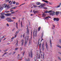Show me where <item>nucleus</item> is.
<instances>
[{
    "mask_svg": "<svg viewBox=\"0 0 61 61\" xmlns=\"http://www.w3.org/2000/svg\"><path fill=\"white\" fill-rule=\"evenodd\" d=\"M8 49H6L5 50V52H6V51H8Z\"/></svg>",
    "mask_w": 61,
    "mask_h": 61,
    "instance_id": "nucleus-54",
    "label": "nucleus"
},
{
    "mask_svg": "<svg viewBox=\"0 0 61 61\" xmlns=\"http://www.w3.org/2000/svg\"><path fill=\"white\" fill-rule=\"evenodd\" d=\"M60 7V5H59L57 6V8H58V7Z\"/></svg>",
    "mask_w": 61,
    "mask_h": 61,
    "instance_id": "nucleus-40",
    "label": "nucleus"
},
{
    "mask_svg": "<svg viewBox=\"0 0 61 61\" xmlns=\"http://www.w3.org/2000/svg\"><path fill=\"white\" fill-rule=\"evenodd\" d=\"M52 11H53L52 10H50L49 12H48V13H51V12H52Z\"/></svg>",
    "mask_w": 61,
    "mask_h": 61,
    "instance_id": "nucleus-30",
    "label": "nucleus"
},
{
    "mask_svg": "<svg viewBox=\"0 0 61 61\" xmlns=\"http://www.w3.org/2000/svg\"><path fill=\"white\" fill-rule=\"evenodd\" d=\"M40 29H41V27H39L38 29V31H39V30H40Z\"/></svg>",
    "mask_w": 61,
    "mask_h": 61,
    "instance_id": "nucleus-28",
    "label": "nucleus"
},
{
    "mask_svg": "<svg viewBox=\"0 0 61 61\" xmlns=\"http://www.w3.org/2000/svg\"><path fill=\"white\" fill-rule=\"evenodd\" d=\"M33 38L34 39H35V37H36L37 36V31H35V30H33Z\"/></svg>",
    "mask_w": 61,
    "mask_h": 61,
    "instance_id": "nucleus-1",
    "label": "nucleus"
},
{
    "mask_svg": "<svg viewBox=\"0 0 61 61\" xmlns=\"http://www.w3.org/2000/svg\"><path fill=\"white\" fill-rule=\"evenodd\" d=\"M50 43L51 47H52V41H51V39H50Z\"/></svg>",
    "mask_w": 61,
    "mask_h": 61,
    "instance_id": "nucleus-8",
    "label": "nucleus"
},
{
    "mask_svg": "<svg viewBox=\"0 0 61 61\" xmlns=\"http://www.w3.org/2000/svg\"><path fill=\"white\" fill-rule=\"evenodd\" d=\"M25 60L26 61H30V59L29 58L26 59Z\"/></svg>",
    "mask_w": 61,
    "mask_h": 61,
    "instance_id": "nucleus-18",
    "label": "nucleus"
},
{
    "mask_svg": "<svg viewBox=\"0 0 61 61\" xmlns=\"http://www.w3.org/2000/svg\"><path fill=\"white\" fill-rule=\"evenodd\" d=\"M27 41H25V43L24 44V46H25L26 45V44H27Z\"/></svg>",
    "mask_w": 61,
    "mask_h": 61,
    "instance_id": "nucleus-20",
    "label": "nucleus"
},
{
    "mask_svg": "<svg viewBox=\"0 0 61 61\" xmlns=\"http://www.w3.org/2000/svg\"><path fill=\"white\" fill-rule=\"evenodd\" d=\"M40 55H38V54H37V56H36V58L37 59H38V58L39 59L40 58Z\"/></svg>",
    "mask_w": 61,
    "mask_h": 61,
    "instance_id": "nucleus-11",
    "label": "nucleus"
},
{
    "mask_svg": "<svg viewBox=\"0 0 61 61\" xmlns=\"http://www.w3.org/2000/svg\"><path fill=\"white\" fill-rule=\"evenodd\" d=\"M43 8L44 9H47V8H46V7H44Z\"/></svg>",
    "mask_w": 61,
    "mask_h": 61,
    "instance_id": "nucleus-63",
    "label": "nucleus"
},
{
    "mask_svg": "<svg viewBox=\"0 0 61 61\" xmlns=\"http://www.w3.org/2000/svg\"><path fill=\"white\" fill-rule=\"evenodd\" d=\"M25 52L24 51L23 52V56H24V55H25Z\"/></svg>",
    "mask_w": 61,
    "mask_h": 61,
    "instance_id": "nucleus-31",
    "label": "nucleus"
},
{
    "mask_svg": "<svg viewBox=\"0 0 61 61\" xmlns=\"http://www.w3.org/2000/svg\"><path fill=\"white\" fill-rule=\"evenodd\" d=\"M23 37V35H21L20 37Z\"/></svg>",
    "mask_w": 61,
    "mask_h": 61,
    "instance_id": "nucleus-62",
    "label": "nucleus"
},
{
    "mask_svg": "<svg viewBox=\"0 0 61 61\" xmlns=\"http://www.w3.org/2000/svg\"><path fill=\"white\" fill-rule=\"evenodd\" d=\"M18 41L17 40V41L16 43V46H17L18 45Z\"/></svg>",
    "mask_w": 61,
    "mask_h": 61,
    "instance_id": "nucleus-23",
    "label": "nucleus"
},
{
    "mask_svg": "<svg viewBox=\"0 0 61 61\" xmlns=\"http://www.w3.org/2000/svg\"><path fill=\"white\" fill-rule=\"evenodd\" d=\"M30 56V53H29V56Z\"/></svg>",
    "mask_w": 61,
    "mask_h": 61,
    "instance_id": "nucleus-55",
    "label": "nucleus"
},
{
    "mask_svg": "<svg viewBox=\"0 0 61 61\" xmlns=\"http://www.w3.org/2000/svg\"><path fill=\"white\" fill-rule=\"evenodd\" d=\"M15 28H14L13 29H12V31H14V30H15Z\"/></svg>",
    "mask_w": 61,
    "mask_h": 61,
    "instance_id": "nucleus-51",
    "label": "nucleus"
},
{
    "mask_svg": "<svg viewBox=\"0 0 61 61\" xmlns=\"http://www.w3.org/2000/svg\"><path fill=\"white\" fill-rule=\"evenodd\" d=\"M15 12H11V14H15Z\"/></svg>",
    "mask_w": 61,
    "mask_h": 61,
    "instance_id": "nucleus-47",
    "label": "nucleus"
},
{
    "mask_svg": "<svg viewBox=\"0 0 61 61\" xmlns=\"http://www.w3.org/2000/svg\"><path fill=\"white\" fill-rule=\"evenodd\" d=\"M5 36H3V37H2L1 39H3V38H5Z\"/></svg>",
    "mask_w": 61,
    "mask_h": 61,
    "instance_id": "nucleus-25",
    "label": "nucleus"
},
{
    "mask_svg": "<svg viewBox=\"0 0 61 61\" xmlns=\"http://www.w3.org/2000/svg\"><path fill=\"white\" fill-rule=\"evenodd\" d=\"M34 59L35 60V61H36V57H35Z\"/></svg>",
    "mask_w": 61,
    "mask_h": 61,
    "instance_id": "nucleus-42",
    "label": "nucleus"
},
{
    "mask_svg": "<svg viewBox=\"0 0 61 61\" xmlns=\"http://www.w3.org/2000/svg\"><path fill=\"white\" fill-rule=\"evenodd\" d=\"M46 49H48V45H47V43L46 42Z\"/></svg>",
    "mask_w": 61,
    "mask_h": 61,
    "instance_id": "nucleus-14",
    "label": "nucleus"
},
{
    "mask_svg": "<svg viewBox=\"0 0 61 61\" xmlns=\"http://www.w3.org/2000/svg\"><path fill=\"white\" fill-rule=\"evenodd\" d=\"M19 5V3L18 2H16V5Z\"/></svg>",
    "mask_w": 61,
    "mask_h": 61,
    "instance_id": "nucleus-45",
    "label": "nucleus"
},
{
    "mask_svg": "<svg viewBox=\"0 0 61 61\" xmlns=\"http://www.w3.org/2000/svg\"><path fill=\"white\" fill-rule=\"evenodd\" d=\"M9 5H6L5 6V8H6V7H7V8H8V7H9Z\"/></svg>",
    "mask_w": 61,
    "mask_h": 61,
    "instance_id": "nucleus-22",
    "label": "nucleus"
},
{
    "mask_svg": "<svg viewBox=\"0 0 61 61\" xmlns=\"http://www.w3.org/2000/svg\"><path fill=\"white\" fill-rule=\"evenodd\" d=\"M7 21L8 22H13L14 20H11V18H7L6 19Z\"/></svg>",
    "mask_w": 61,
    "mask_h": 61,
    "instance_id": "nucleus-3",
    "label": "nucleus"
},
{
    "mask_svg": "<svg viewBox=\"0 0 61 61\" xmlns=\"http://www.w3.org/2000/svg\"><path fill=\"white\" fill-rule=\"evenodd\" d=\"M16 52H13V55H15V53Z\"/></svg>",
    "mask_w": 61,
    "mask_h": 61,
    "instance_id": "nucleus-53",
    "label": "nucleus"
},
{
    "mask_svg": "<svg viewBox=\"0 0 61 61\" xmlns=\"http://www.w3.org/2000/svg\"><path fill=\"white\" fill-rule=\"evenodd\" d=\"M1 15H5L6 16H10V15H12V14H11V13H9V14L8 13H7L5 14V13H0Z\"/></svg>",
    "mask_w": 61,
    "mask_h": 61,
    "instance_id": "nucleus-2",
    "label": "nucleus"
},
{
    "mask_svg": "<svg viewBox=\"0 0 61 61\" xmlns=\"http://www.w3.org/2000/svg\"><path fill=\"white\" fill-rule=\"evenodd\" d=\"M44 56H45V55L44 54H43V59H44V58H45V57H44Z\"/></svg>",
    "mask_w": 61,
    "mask_h": 61,
    "instance_id": "nucleus-26",
    "label": "nucleus"
},
{
    "mask_svg": "<svg viewBox=\"0 0 61 61\" xmlns=\"http://www.w3.org/2000/svg\"><path fill=\"white\" fill-rule=\"evenodd\" d=\"M21 27H23V25H22V22H21Z\"/></svg>",
    "mask_w": 61,
    "mask_h": 61,
    "instance_id": "nucleus-44",
    "label": "nucleus"
},
{
    "mask_svg": "<svg viewBox=\"0 0 61 61\" xmlns=\"http://www.w3.org/2000/svg\"><path fill=\"white\" fill-rule=\"evenodd\" d=\"M31 58L33 57V53L32 51H31Z\"/></svg>",
    "mask_w": 61,
    "mask_h": 61,
    "instance_id": "nucleus-16",
    "label": "nucleus"
},
{
    "mask_svg": "<svg viewBox=\"0 0 61 61\" xmlns=\"http://www.w3.org/2000/svg\"><path fill=\"white\" fill-rule=\"evenodd\" d=\"M14 38V37H13L11 38V40H12V39H13Z\"/></svg>",
    "mask_w": 61,
    "mask_h": 61,
    "instance_id": "nucleus-60",
    "label": "nucleus"
},
{
    "mask_svg": "<svg viewBox=\"0 0 61 61\" xmlns=\"http://www.w3.org/2000/svg\"><path fill=\"white\" fill-rule=\"evenodd\" d=\"M59 13V11H56L55 12L56 15H58Z\"/></svg>",
    "mask_w": 61,
    "mask_h": 61,
    "instance_id": "nucleus-13",
    "label": "nucleus"
},
{
    "mask_svg": "<svg viewBox=\"0 0 61 61\" xmlns=\"http://www.w3.org/2000/svg\"><path fill=\"white\" fill-rule=\"evenodd\" d=\"M60 19L58 18H54L53 20H54V21H59V20Z\"/></svg>",
    "mask_w": 61,
    "mask_h": 61,
    "instance_id": "nucleus-6",
    "label": "nucleus"
},
{
    "mask_svg": "<svg viewBox=\"0 0 61 61\" xmlns=\"http://www.w3.org/2000/svg\"><path fill=\"white\" fill-rule=\"evenodd\" d=\"M45 5H46L45 3H42L41 5L38 6V7H40V8H43V7H44V6Z\"/></svg>",
    "mask_w": 61,
    "mask_h": 61,
    "instance_id": "nucleus-4",
    "label": "nucleus"
},
{
    "mask_svg": "<svg viewBox=\"0 0 61 61\" xmlns=\"http://www.w3.org/2000/svg\"><path fill=\"white\" fill-rule=\"evenodd\" d=\"M18 33V32L17 31L16 32V33H15V34H16Z\"/></svg>",
    "mask_w": 61,
    "mask_h": 61,
    "instance_id": "nucleus-64",
    "label": "nucleus"
},
{
    "mask_svg": "<svg viewBox=\"0 0 61 61\" xmlns=\"http://www.w3.org/2000/svg\"><path fill=\"white\" fill-rule=\"evenodd\" d=\"M33 12L34 14H36V13H37V11H36L35 10H33Z\"/></svg>",
    "mask_w": 61,
    "mask_h": 61,
    "instance_id": "nucleus-17",
    "label": "nucleus"
},
{
    "mask_svg": "<svg viewBox=\"0 0 61 61\" xmlns=\"http://www.w3.org/2000/svg\"><path fill=\"white\" fill-rule=\"evenodd\" d=\"M57 46L59 47V48H61V46H60L57 45Z\"/></svg>",
    "mask_w": 61,
    "mask_h": 61,
    "instance_id": "nucleus-34",
    "label": "nucleus"
},
{
    "mask_svg": "<svg viewBox=\"0 0 61 61\" xmlns=\"http://www.w3.org/2000/svg\"><path fill=\"white\" fill-rule=\"evenodd\" d=\"M22 58H23V57H21V58H20V56H18V59L19 60H21L22 59Z\"/></svg>",
    "mask_w": 61,
    "mask_h": 61,
    "instance_id": "nucleus-15",
    "label": "nucleus"
},
{
    "mask_svg": "<svg viewBox=\"0 0 61 61\" xmlns=\"http://www.w3.org/2000/svg\"><path fill=\"white\" fill-rule=\"evenodd\" d=\"M46 14H45L44 13H43L42 14V16H46Z\"/></svg>",
    "mask_w": 61,
    "mask_h": 61,
    "instance_id": "nucleus-29",
    "label": "nucleus"
},
{
    "mask_svg": "<svg viewBox=\"0 0 61 61\" xmlns=\"http://www.w3.org/2000/svg\"><path fill=\"white\" fill-rule=\"evenodd\" d=\"M33 6L34 7V8H36V7H38V6H37L36 5H33Z\"/></svg>",
    "mask_w": 61,
    "mask_h": 61,
    "instance_id": "nucleus-24",
    "label": "nucleus"
},
{
    "mask_svg": "<svg viewBox=\"0 0 61 61\" xmlns=\"http://www.w3.org/2000/svg\"><path fill=\"white\" fill-rule=\"evenodd\" d=\"M42 49L43 50H44V47H42Z\"/></svg>",
    "mask_w": 61,
    "mask_h": 61,
    "instance_id": "nucleus-49",
    "label": "nucleus"
},
{
    "mask_svg": "<svg viewBox=\"0 0 61 61\" xmlns=\"http://www.w3.org/2000/svg\"><path fill=\"white\" fill-rule=\"evenodd\" d=\"M58 53L59 54H60V55H61V53L60 52H59Z\"/></svg>",
    "mask_w": 61,
    "mask_h": 61,
    "instance_id": "nucleus-59",
    "label": "nucleus"
},
{
    "mask_svg": "<svg viewBox=\"0 0 61 61\" xmlns=\"http://www.w3.org/2000/svg\"><path fill=\"white\" fill-rule=\"evenodd\" d=\"M16 8V7H13L12 8V9H15Z\"/></svg>",
    "mask_w": 61,
    "mask_h": 61,
    "instance_id": "nucleus-35",
    "label": "nucleus"
},
{
    "mask_svg": "<svg viewBox=\"0 0 61 61\" xmlns=\"http://www.w3.org/2000/svg\"><path fill=\"white\" fill-rule=\"evenodd\" d=\"M7 25L8 26H9V25L8 24H7Z\"/></svg>",
    "mask_w": 61,
    "mask_h": 61,
    "instance_id": "nucleus-61",
    "label": "nucleus"
},
{
    "mask_svg": "<svg viewBox=\"0 0 61 61\" xmlns=\"http://www.w3.org/2000/svg\"><path fill=\"white\" fill-rule=\"evenodd\" d=\"M58 58L59 60H61V58H60V57H58Z\"/></svg>",
    "mask_w": 61,
    "mask_h": 61,
    "instance_id": "nucleus-37",
    "label": "nucleus"
},
{
    "mask_svg": "<svg viewBox=\"0 0 61 61\" xmlns=\"http://www.w3.org/2000/svg\"><path fill=\"white\" fill-rule=\"evenodd\" d=\"M52 26H53L54 27H55V26L54 25V24L52 25Z\"/></svg>",
    "mask_w": 61,
    "mask_h": 61,
    "instance_id": "nucleus-57",
    "label": "nucleus"
},
{
    "mask_svg": "<svg viewBox=\"0 0 61 61\" xmlns=\"http://www.w3.org/2000/svg\"><path fill=\"white\" fill-rule=\"evenodd\" d=\"M25 33H24L23 34V37H24H24H25Z\"/></svg>",
    "mask_w": 61,
    "mask_h": 61,
    "instance_id": "nucleus-46",
    "label": "nucleus"
},
{
    "mask_svg": "<svg viewBox=\"0 0 61 61\" xmlns=\"http://www.w3.org/2000/svg\"><path fill=\"white\" fill-rule=\"evenodd\" d=\"M44 43H43L42 44V47H44Z\"/></svg>",
    "mask_w": 61,
    "mask_h": 61,
    "instance_id": "nucleus-52",
    "label": "nucleus"
},
{
    "mask_svg": "<svg viewBox=\"0 0 61 61\" xmlns=\"http://www.w3.org/2000/svg\"><path fill=\"white\" fill-rule=\"evenodd\" d=\"M42 1L44 2L45 3H48V2L46 1L45 0H42Z\"/></svg>",
    "mask_w": 61,
    "mask_h": 61,
    "instance_id": "nucleus-19",
    "label": "nucleus"
},
{
    "mask_svg": "<svg viewBox=\"0 0 61 61\" xmlns=\"http://www.w3.org/2000/svg\"><path fill=\"white\" fill-rule=\"evenodd\" d=\"M10 45V43H8L7 44V45Z\"/></svg>",
    "mask_w": 61,
    "mask_h": 61,
    "instance_id": "nucleus-56",
    "label": "nucleus"
},
{
    "mask_svg": "<svg viewBox=\"0 0 61 61\" xmlns=\"http://www.w3.org/2000/svg\"><path fill=\"white\" fill-rule=\"evenodd\" d=\"M38 45H39L40 46V47H41V42H39L38 41Z\"/></svg>",
    "mask_w": 61,
    "mask_h": 61,
    "instance_id": "nucleus-9",
    "label": "nucleus"
},
{
    "mask_svg": "<svg viewBox=\"0 0 61 61\" xmlns=\"http://www.w3.org/2000/svg\"><path fill=\"white\" fill-rule=\"evenodd\" d=\"M26 29V34L27 35H29V30L28 29V27H27V28Z\"/></svg>",
    "mask_w": 61,
    "mask_h": 61,
    "instance_id": "nucleus-5",
    "label": "nucleus"
},
{
    "mask_svg": "<svg viewBox=\"0 0 61 61\" xmlns=\"http://www.w3.org/2000/svg\"><path fill=\"white\" fill-rule=\"evenodd\" d=\"M55 12L54 11H52V12L51 13H52L53 14H54V15H55Z\"/></svg>",
    "mask_w": 61,
    "mask_h": 61,
    "instance_id": "nucleus-38",
    "label": "nucleus"
},
{
    "mask_svg": "<svg viewBox=\"0 0 61 61\" xmlns=\"http://www.w3.org/2000/svg\"><path fill=\"white\" fill-rule=\"evenodd\" d=\"M36 4L37 5H41V3L40 2H37L36 3Z\"/></svg>",
    "mask_w": 61,
    "mask_h": 61,
    "instance_id": "nucleus-7",
    "label": "nucleus"
},
{
    "mask_svg": "<svg viewBox=\"0 0 61 61\" xmlns=\"http://www.w3.org/2000/svg\"><path fill=\"white\" fill-rule=\"evenodd\" d=\"M47 13H48V11H46L44 12V13H46V14Z\"/></svg>",
    "mask_w": 61,
    "mask_h": 61,
    "instance_id": "nucleus-27",
    "label": "nucleus"
},
{
    "mask_svg": "<svg viewBox=\"0 0 61 61\" xmlns=\"http://www.w3.org/2000/svg\"><path fill=\"white\" fill-rule=\"evenodd\" d=\"M10 1V0H5V1L6 2H9Z\"/></svg>",
    "mask_w": 61,
    "mask_h": 61,
    "instance_id": "nucleus-39",
    "label": "nucleus"
},
{
    "mask_svg": "<svg viewBox=\"0 0 61 61\" xmlns=\"http://www.w3.org/2000/svg\"><path fill=\"white\" fill-rule=\"evenodd\" d=\"M18 49V48H17V47H16V48H15V50H17V49Z\"/></svg>",
    "mask_w": 61,
    "mask_h": 61,
    "instance_id": "nucleus-33",
    "label": "nucleus"
},
{
    "mask_svg": "<svg viewBox=\"0 0 61 61\" xmlns=\"http://www.w3.org/2000/svg\"><path fill=\"white\" fill-rule=\"evenodd\" d=\"M48 18V17H46L45 18V19H48L49 18Z\"/></svg>",
    "mask_w": 61,
    "mask_h": 61,
    "instance_id": "nucleus-32",
    "label": "nucleus"
},
{
    "mask_svg": "<svg viewBox=\"0 0 61 61\" xmlns=\"http://www.w3.org/2000/svg\"><path fill=\"white\" fill-rule=\"evenodd\" d=\"M16 27L17 29H18V24L17 23V22L16 23Z\"/></svg>",
    "mask_w": 61,
    "mask_h": 61,
    "instance_id": "nucleus-21",
    "label": "nucleus"
},
{
    "mask_svg": "<svg viewBox=\"0 0 61 61\" xmlns=\"http://www.w3.org/2000/svg\"><path fill=\"white\" fill-rule=\"evenodd\" d=\"M11 1L10 0V1L9 2V4H10V3H11Z\"/></svg>",
    "mask_w": 61,
    "mask_h": 61,
    "instance_id": "nucleus-58",
    "label": "nucleus"
},
{
    "mask_svg": "<svg viewBox=\"0 0 61 61\" xmlns=\"http://www.w3.org/2000/svg\"><path fill=\"white\" fill-rule=\"evenodd\" d=\"M23 48V47H20V50L21 51L22 50V49Z\"/></svg>",
    "mask_w": 61,
    "mask_h": 61,
    "instance_id": "nucleus-43",
    "label": "nucleus"
},
{
    "mask_svg": "<svg viewBox=\"0 0 61 61\" xmlns=\"http://www.w3.org/2000/svg\"><path fill=\"white\" fill-rule=\"evenodd\" d=\"M24 41L23 40H22L21 41V46H24Z\"/></svg>",
    "mask_w": 61,
    "mask_h": 61,
    "instance_id": "nucleus-12",
    "label": "nucleus"
},
{
    "mask_svg": "<svg viewBox=\"0 0 61 61\" xmlns=\"http://www.w3.org/2000/svg\"><path fill=\"white\" fill-rule=\"evenodd\" d=\"M54 15V14H53L52 13H51V14L50 15Z\"/></svg>",
    "mask_w": 61,
    "mask_h": 61,
    "instance_id": "nucleus-36",
    "label": "nucleus"
},
{
    "mask_svg": "<svg viewBox=\"0 0 61 61\" xmlns=\"http://www.w3.org/2000/svg\"><path fill=\"white\" fill-rule=\"evenodd\" d=\"M12 19H16V18L15 17H12Z\"/></svg>",
    "mask_w": 61,
    "mask_h": 61,
    "instance_id": "nucleus-41",
    "label": "nucleus"
},
{
    "mask_svg": "<svg viewBox=\"0 0 61 61\" xmlns=\"http://www.w3.org/2000/svg\"><path fill=\"white\" fill-rule=\"evenodd\" d=\"M42 36H41V38H43V33H42Z\"/></svg>",
    "mask_w": 61,
    "mask_h": 61,
    "instance_id": "nucleus-50",
    "label": "nucleus"
},
{
    "mask_svg": "<svg viewBox=\"0 0 61 61\" xmlns=\"http://www.w3.org/2000/svg\"><path fill=\"white\" fill-rule=\"evenodd\" d=\"M0 17L1 18H2L3 19V18H4L5 17V16H4V15H1L0 16Z\"/></svg>",
    "mask_w": 61,
    "mask_h": 61,
    "instance_id": "nucleus-10",
    "label": "nucleus"
},
{
    "mask_svg": "<svg viewBox=\"0 0 61 61\" xmlns=\"http://www.w3.org/2000/svg\"><path fill=\"white\" fill-rule=\"evenodd\" d=\"M15 4V1H14L13 2V4Z\"/></svg>",
    "mask_w": 61,
    "mask_h": 61,
    "instance_id": "nucleus-48",
    "label": "nucleus"
}]
</instances>
